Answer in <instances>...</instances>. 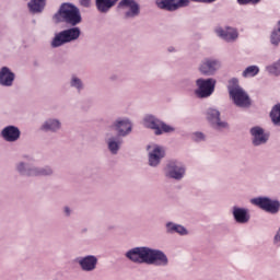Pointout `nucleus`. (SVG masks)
I'll list each match as a JSON object with an SVG mask.
<instances>
[{
	"mask_svg": "<svg viewBox=\"0 0 280 280\" xmlns=\"http://www.w3.org/2000/svg\"><path fill=\"white\" fill-rule=\"evenodd\" d=\"M125 256L133 264H148L149 266L165 267L170 264L167 255L161 249L150 247H135L129 249Z\"/></svg>",
	"mask_w": 280,
	"mask_h": 280,
	"instance_id": "nucleus-1",
	"label": "nucleus"
},
{
	"mask_svg": "<svg viewBox=\"0 0 280 280\" xmlns=\"http://www.w3.org/2000/svg\"><path fill=\"white\" fill-rule=\"evenodd\" d=\"M228 92L231 102L238 108H249L250 104H253L248 92L240 86V80L236 78H232L228 81Z\"/></svg>",
	"mask_w": 280,
	"mask_h": 280,
	"instance_id": "nucleus-2",
	"label": "nucleus"
},
{
	"mask_svg": "<svg viewBox=\"0 0 280 280\" xmlns=\"http://www.w3.org/2000/svg\"><path fill=\"white\" fill-rule=\"evenodd\" d=\"M141 126H143L145 130L153 132L155 137H163V135H174V132H176V127L161 120L159 117L152 114H147L143 116Z\"/></svg>",
	"mask_w": 280,
	"mask_h": 280,
	"instance_id": "nucleus-3",
	"label": "nucleus"
},
{
	"mask_svg": "<svg viewBox=\"0 0 280 280\" xmlns=\"http://www.w3.org/2000/svg\"><path fill=\"white\" fill-rule=\"evenodd\" d=\"M56 23H67L68 25L75 26L82 23V15L80 9L70 3L61 4L59 11L54 15Z\"/></svg>",
	"mask_w": 280,
	"mask_h": 280,
	"instance_id": "nucleus-4",
	"label": "nucleus"
},
{
	"mask_svg": "<svg viewBox=\"0 0 280 280\" xmlns=\"http://www.w3.org/2000/svg\"><path fill=\"white\" fill-rule=\"evenodd\" d=\"M218 81L215 79H198L196 81L195 95L198 100H207L211 97L215 91V84Z\"/></svg>",
	"mask_w": 280,
	"mask_h": 280,
	"instance_id": "nucleus-5",
	"label": "nucleus"
},
{
	"mask_svg": "<svg viewBox=\"0 0 280 280\" xmlns=\"http://www.w3.org/2000/svg\"><path fill=\"white\" fill-rule=\"evenodd\" d=\"M80 28L72 27L65 31L59 32L51 42V47H62L66 43H72V40H78L80 38Z\"/></svg>",
	"mask_w": 280,
	"mask_h": 280,
	"instance_id": "nucleus-6",
	"label": "nucleus"
},
{
	"mask_svg": "<svg viewBox=\"0 0 280 280\" xmlns=\"http://www.w3.org/2000/svg\"><path fill=\"white\" fill-rule=\"evenodd\" d=\"M190 1L199 3H212L215 0H156V5L160 10H166L167 12H176L179 8L189 5Z\"/></svg>",
	"mask_w": 280,
	"mask_h": 280,
	"instance_id": "nucleus-7",
	"label": "nucleus"
},
{
	"mask_svg": "<svg viewBox=\"0 0 280 280\" xmlns=\"http://www.w3.org/2000/svg\"><path fill=\"white\" fill-rule=\"evenodd\" d=\"M148 163L150 167H159L161 161L165 159V149L156 143L147 145Z\"/></svg>",
	"mask_w": 280,
	"mask_h": 280,
	"instance_id": "nucleus-8",
	"label": "nucleus"
},
{
	"mask_svg": "<svg viewBox=\"0 0 280 280\" xmlns=\"http://www.w3.org/2000/svg\"><path fill=\"white\" fill-rule=\"evenodd\" d=\"M186 172L187 168L185 165L176 161L168 162L165 167V176H167V178H173L174 180H183Z\"/></svg>",
	"mask_w": 280,
	"mask_h": 280,
	"instance_id": "nucleus-9",
	"label": "nucleus"
},
{
	"mask_svg": "<svg viewBox=\"0 0 280 280\" xmlns=\"http://www.w3.org/2000/svg\"><path fill=\"white\" fill-rule=\"evenodd\" d=\"M249 135L252 138V144L255 148H259V145H266L268 143V139H270V135L264 129V127L254 126L249 129Z\"/></svg>",
	"mask_w": 280,
	"mask_h": 280,
	"instance_id": "nucleus-10",
	"label": "nucleus"
},
{
	"mask_svg": "<svg viewBox=\"0 0 280 280\" xmlns=\"http://www.w3.org/2000/svg\"><path fill=\"white\" fill-rule=\"evenodd\" d=\"M252 205H256L264 211H268L269 213H277L279 211L280 203L277 200H272L268 197H258L250 199Z\"/></svg>",
	"mask_w": 280,
	"mask_h": 280,
	"instance_id": "nucleus-11",
	"label": "nucleus"
},
{
	"mask_svg": "<svg viewBox=\"0 0 280 280\" xmlns=\"http://www.w3.org/2000/svg\"><path fill=\"white\" fill-rule=\"evenodd\" d=\"M117 137H128L132 132V120L129 118H117L112 124Z\"/></svg>",
	"mask_w": 280,
	"mask_h": 280,
	"instance_id": "nucleus-12",
	"label": "nucleus"
},
{
	"mask_svg": "<svg viewBox=\"0 0 280 280\" xmlns=\"http://www.w3.org/2000/svg\"><path fill=\"white\" fill-rule=\"evenodd\" d=\"M39 130H42V132L56 135L62 130V120L54 116L48 117L42 122Z\"/></svg>",
	"mask_w": 280,
	"mask_h": 280,
	"instance_id": "nucleus-13",
	"label": "nucleus"
},
{
	"mask_svg": "<svg viewBox=\"0 0 280 280\" xmlns=\"http://www.w3.org/2000/svg\"><path fill=\"white\" fill-rule=\"evenodd\" d=\"M105 143L110 154H114V155L119 154V150H121V140L119 139L118 136H115L112 132H106Z\"/></svg>",
	"mask_w": 280,
	"mask_h": 280,
	"instance_id": "nucleus-14",
	"label": "nucleus"
},
{
	"mask_svg": "<svg viewBox=\"0 0 280 280\" xmlns=\"http://www.w3.org/2000/svg\"><path fill=\"white\" fill-rule=\"evenodd\" d=\"M78 264L83 272H93L97 268V257L93 255L83 256L78 259Z\"/></svg>",
	"mask_w": 280,
	"mask_h": 280,
	"instance_id": "nucleus-15",
	"label": "nucleus"
},
{
	"mask_svg": "<svg viewBox=\"0 0 280 280\" xmlns=\"http://www.w3.org/2000/svg\"><path fill=\"white\" fill-rule=\"evenodd\" d=\"M4 141H8L9 143H14L15 141H19L21 139V130L18 129V127L14 126H8L5 127L1 132Z\"/></svg>",
	"mask_w": 280,
	"mask_h": 280,
	"instance_id": "nucleus-16",
	"label": "nucleus"
},
{
	"mask_svg": "<svg viewBox=\"0 0 280 280\" xmlns=\"http://www.w3.org/2000/svg\"><path fill=\"white\" fill-rule=\"evenodd\" d=\"M119 8H129L130 11H127L125 14L126 19L139 16V4L135 0H121Z\"/></svg>",
	"mask_w": 280,
	"mask_h": 280,
	"instance_id": "nucleus-17",
	"label": "nucleus"
},
{
	"mask_svg": "<svg viewBox=\"0 0 280 280\" xmlns=\"http://www.w3.org/2000/svg\"><path fill=\"white\" fill-rule=\"evenodd\" d=\"M207 117L214 128H228L229 126L226 121L220 119V112L218 109H209Z\"/></svg>",
	"mask_w": 280,
	"mask_h": 280,
	"instance_id": "nucleus-18",
	"label": "nucleus"
},
{
	"mask_svg": "<svg viewBox=\"0 0 280 280\" xmlns=\"http://www.w3.org/2000/svg\"><path fill=\"white\" fill-rule=\"evenodd\" d=\"M34 167L35 165L23 161H20L15 164V171L21 176L34 177Z\"/></svg>",
	"mask_w": 280,
	"mask_h": 280,
	"instance_id": "nucleus-19",
	"label": "nucleus"
},
{
	"mask_svg": "<svg viewBox=\"0 0 280 280\" xmlns=\"http://www.w3.org/2000/svg\"><path fill=\"white\" fill-rule=\"evenodd\" d=\"M230 261L240 266L241 268H246L250 264V257L242 254V253H233L229 256Z\"/></svg>",
	"mask_w": 280,
	"mask_h": 280,
	"instance_id": "nucleus-20",
	"label": "nucleus"
},
{
	"mask_svg": "<svg viewBox=\"0 0 280 280\" xmlns=\"http://www.w3.org/2000/svg\"><path fill=\"white\" fill-rule=\"evenodd\" d=\"M215 32L218 36H220V38H223V40H228V43H230L231 40H235L238 36L237 30L231 27H226L225 30H223L222 27H218Z\"/></svg>",
	"mask_w": 280,
	"mask_h": 280,
	"instance_id": "nucleus-21",
	"label": "nucleus"
},
{
	"mask_svg": "<svg viewBox=\"0 0 280 280\" xmlns=\"http://www.w3.org/2000/svg\"><path fill=\"white\" fill-rule=\"evenodd\" d=\"M233 215H234V220H236L238 224H246V222L250 220V215L248 214V209L234 207Z\"/></svg>",
	"mask_w": 280,
	"mask_h": 280,
	"instance_id": "nucleus-22",
	"label": "nucleus"
},
{
	"mask_svg": "<svg viewBox=\"0 0 280 280\" xmlns=\"http://www.w3.org/2000/svg\"><path fill=\"white\" fill-rule=\"evenodd\" d=\"M14 73L12 71H1L0 72V84L2 86H12L14 82Z\"/></svg>",
	"mask_w": 280,
	"mask_h": 280,
	"instance_id": "nucleus-23",
	"label": "nucleus"
},
{
	"mask_svg": "<svg viewBox=\"0 0 280 280\" xmlns=\"http://www.w3.org/2000/svg\"><path fill=\"white\" fill-rule=\"evenodd\" d=\"M38 176H54V168L51 166H36L34 167L33 177Z\"/></svg>",
	"mask_w": 280,
	"mask_h": 280,
	"instance_id": "nucleus-24",
	"label": "nucleus"
},
{
	"mask_svg": "<svg viewBox=\"0 0 280 280\" xmlns=\"http://www.w3.org/2000/svg\"><path fill=\"white\" fill-rule=\"evenodd\" d=\"M117 1L119 0H96V8L98 12H108Z\"/></svg>",
	"mask_w": 280,
	"mask_h": 280,
	"instance_id": "nucleus-25",
	"label": "nucleus"
},
{
	"mask_svg": "<svg viewBox=\"0 0 280 280\" xmlns=\"http://www.w3.org/2000/svg\"><path fill=\"white\" fill-rule=\"evenodd\" d=\"M46 5V0H31L28 8L31 12H43Z\"/></svg>",
	"mask_w": 280,
	"mask_h": 280,
	"instance_id": "nucleus-26",
	"label": "nucleus"
},
{
	"mask_svg": "<svg viewBox=\"0 0 280 280\" xmlns=\"http://www.w3.org/2000/svg\"><path fill=\"white\" fill-rule=\"evenodd\" d=\"M270 117L275 126H280V104L275 105L270 112Z\"/></svg>",
	"mask_w": 280,
	"mask_h": 280,
	"instance_id": "nucleus-27",
	"label": "nucleus"
},
{
	"mask_svg": "<svg viewBox=\"0 0 280 280\" xmlns=\"http://www.w3.org/2000/svg\"><path fill=\"white\" fill-rule=\"evenodd\" d=\"M218 69H220V62L218 60H206L201 71H218Z\"/></svg>",
	"mask_w": 280,
	"mask_h": 280,
	"instance_id": "nucleus-28",
	"label": "nucleus"
},
{
	"mask_svg": "<svg viewBox=\"0 0 280 280\" xmlns=\"http://www.w3.org/2000/svg\"><path fill=\"white\" fill-rule=\"evenodd\" d=\"M70 86L77 89V91H82L84 89V83H82V79L78 75H72L70 79Z\"/></svg>",
	"mask_w": 280,
	"mask_h": 280,
	"instance_id": "nucleus-29",
	"label": "nucleus"
},
{
	"mask_svg": "<svg viewBox=\"0 0 280 280\" xmlns=\"http://www.w3.org/2000/svg\"><path fill=\"white\" fill-rule=\"evenodd\" d=\"M271 43H272V45H279V43H280V21L278 24V30L273 31L271 34Z\"/></svg>",
	"mask_w": 280,
	"mask_h": 280,
	"instance_id": "nucleus-30",
	"label": "nucleus"
},
{
	"mask_svg": "<svg viewBox=\"0 0 280 280\" xmlns=\"http://www.w3.org/2000/svg\"><path fill=\"white\" fill-rule=\"evenodd\" d=\"M205 139H207V136H205L202 131H196L192 133L194 141L200 142V141H205Z\"/></svg>",
	"mask_w": 280,
	"mask_h": 280,
	"instance_id": "nucleus-31",
	"label": "nucleus"
},
{
	"mask_svg": "<svg viewBox=\"0 0 280 280\" xmlns=\"http://www.w3.org/2000/svg\"><path fill=\"white\" fill-rule=\"evenodd\" d=\"M178 230V224L174 222L166 223V233H176Z\"/></svg>",
	"mask_w": 280,
	"mask_h": 280,
	"instance_id": "nucleus-32",
	"label": "nucleus"
},
{
	"mask_svg": "<svg viewBox=\"0 0 280 280\" xmlns=\"http://www.w3.org/2000/svg\"><path fill=\"white\" fill-rule=\"evenodd\" d=\"M261 0H237L240 5H248V3H252V5H257Z\"/></svg>",
	"mask_w": 280,
	"mask_h": 280,
	"instance_id": "nucleus-33",
	"label": "nucleus"
},
{
	"mask_svg": "<svg viewBox=\"0 0 280 280\" xmlns=\"http://www.w3.org/2000/svg\"><path fill=\"white\" fill-rule=\"evenodd\" d=\"M176 233H178V235H189V230H187V228H185L184 225L178 224Z\"/></svg>",
	"mask_w": 280,
	"mask_h": 280,
	"instance_id": "nucleus-34",
	"label": "nucleus"
},
{
	"mask_svg": "<svg viewBox=\"0 0 280 280\" xmlns=\"http://www.w3.org/2000/svg\"><path fill=\"white\" fill-rule=\"evenodd\" d=\"M257 75V71H244L243 78H246L247 80H250Z\"/></svg>",
	"mask_w": 280,
	"mask_h": 280,
	"instance_id": "nucleus-35",
	"label": "nucleus"
},
{
	"mask_svg": "<svg viewBox=\"0 0 280 280\" xmlns=\"http://www.w3.org/2000/svg\"><path fill=\"white\" fill-rule=\"evenodd\" d=\"M245 71H259V67L257 66H249L245 69Z\"/></svg>",
	"mask_w": 280,
	"mask_h": 280,
	"instance_id": "nucleus-36",
	"label": "nucleus"
},
{
	"mask_svg": "<svg viewBox=\"0 0 280 280\" xmlns=\"http://www.w3.org/2000/svg\"><path fill=\"white\" fill-rule=\"evenodd\" d=\"M91 3V0H81V5H83L84 8H89Z\"/></svg>",
	"mask_w": 280,
	"mask_h": 280,
	"instance_id": "nucleus-37",
	"label": "nucleus"
},
{
	"mask_svg": "<svg viewBox=\"0 0 280 280\" xmlns=\"http://www.w3.org/2000/svg\"><path fill=\"white\" fill-rule=\"evenodd\" d=\"M195 159H201V155L199 152H192L191 153Z\"/></svg>",
	"mask_w": 280,
	"mask_h": 280,
	"instance_id": "nucleus-38",
	"label": "nucleus"
},
{
	"mask_svg": "<svg viewBox=\"0 0 280 280\" xmlns=\"http://www.w3.org/2000/svg\"><path fill=\"white\" fill-rule=\"evenodd\" d=\"M65 213H66L67 215H70V214H71V209H70L69 207H66V208H65Z\"/></svg>",
	"mask_w": 280,
	"mask_h": 280,
	"instance_id": "nucleus-39",
	"label": "nucleus"
},
{
	"mask_svg": "<svg viewBox=\"0 0 280 280\" xmlns=\"http://www.w3.org/2000/svg\"><path fill=\"white\" fill-rule=\"evenodd\" d=\"M0 71H10V69H8V67H2Z\"/></svg>",
	"mask_w": 280,
	"mask_h": 280,
	"instance_id": "nucleus-40",
	"label": "nucleus"
},
{
	"mask_svg": "<svg viewBox=\"0 0 280 280\" xmlns=\"http://www.w3.org/2000/svg\"><path fill=\"white\" fill-rule=\"evenodd\" d=\"M149 78H154V74H150Z\"/></svg>",
	"mask_w": 280,
	"mask_h": 280,
	"instance_id": "nucleus-41",
	"label": "nucleus"
},
{
	"mask_svg": "<svg viewBox=\"0 0 280 280\" xmlns=\"http://www.w3.org/2000/svg\"><path fill=\"white\" fill-rule=\"evenodd\" d=\"M278 255H279V257H280V249H279V252H278Z\"/></svg>",
	"mask_w": 280,
	"mask_h": 280,
	"instance_id": "nucleus-42",
	"label": "nucleus"
}]
</instances>
